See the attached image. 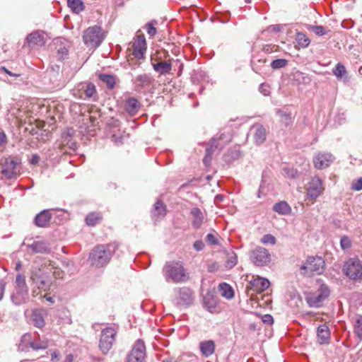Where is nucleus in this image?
Listing matches in <instances>:
<instances>
[{"instance_id": "24", "label": "nucleus", "mask_w": 362, "mask_h": 362, "mask_svg": "<svg viewBox=\"0 0 362 362\" xmlns=\"http://www.w3.org/2000/svg\"><path fill=\"white\" fill-rule=\"evenodd\" d=\"M215 348V343L213 340L204 341L199 344L200 351L205 357H209L214 354Z\"/></svg>"}, {"instance_id": "35", "label": "nucleus", "mask_w": 362, "mask_h": 362, "mask_svg": "<svg viewBox=\"0 0 362 362\" xmlns=\"http://www.w3.org/2000/svg\"><path fill=\"white\" fill-rule=\"evenodd\" d=\"M135 82L138 86L144 87L151 85L152 83L151 77L148 74L139 75L135 78Z\"/></svg>"}, {"instance_id": "52", "label": "nucleus", "mask_w": 362, "mask_h": 362, "mask_svg": "<svg viewBox=\"0 0 362 362\" xmlns=\"http://www.w3.org/2000/svg\"><path fill=\"white\" fill-rule=\"evenodd\" d=\"M153 23H156V21L150 22L146 25L147 33L151 37H153L156 34V29L153 26Z\"/></svg>"}, {"instance_id": "41", "label": "nucleus", "mask_w": 362, "mask_h": 362, "mask_svg": "<svg viewBox=\"0 0 362 362\" xmlns=\"http://www.w3.org/2000/svg\"><path fill=\"white\" fill-rule=\"evenodd\" d=\"M31 320L33 325L37 327L41 328L45 325L44 318L40 313H33Z\"/></svg>"}, {"instance_id": "49", "label": "nucleus", "mask_w": 362, "mask_h": 362, "mask_svg": "<svg viewBox=\"0 0 362 362\" xmlns=\"http://www.w3.org/2000/svg\"><path fill=\"white\" fill-rule=\"evenodd\" d=\"M283 171L284 174L289 178H296L298 175L297 170L293 168H284Z\"/></svg>"}, {"instance_id": "26", "label": "nucleus", "mask_w": 362, "mask_h": 362, "mask_svg": "<svg viewBox=\"0 0 362 362\" xmlns=\"http://www.w3.org/2000/svg\"><path fill=\"white\" fill-rule=\"evenodd\" d=\"M214 139L216 141L214 144V147L222 148L232 141V134L230 131H226L221 133L218 139Z\"/></svg>"}, {"instance_id": "25", "label": "nucleus", "mask_w": 362, "mask_h": 362, "mask_svg": "<svg viewBox=\"0 0 362 362\" xmlns=\"http://www.w3.org/2000/svg\"><path fill=\"white\" fill-rule=\"evenodd\" d=\"M51 219V214L48 210H43L35 218V223L39 227H45Z\"/></svg>"}, {"instance_id": "46", "label": "nucleus", "mask_w": 362, "mask_h": 362, "mask_svg": "<svg viewBox=\"0 0 362 362\" xmlns=\"http://www.w3.org/2000/svg\"><path fill=\"white\" fill-rule=\"evenodd\" d=\"M216 141V139H212L211 140V146L209 148H206V156L203 159V162L206 165H208L211 161V157H210V155L211 153V152L213 151V148L214 147V142Z\"/></svg>"}, {"instance_id": "4", "label": "nucleus", "mask_w": 362, "mask_h": 362, "mask_svg": "<svg viewBox=\"0 0 362 362\" xmlns=\"http://www.w3.org/2000/svg\"><path fill=\"white\" fill-rule=\"evenodd\" d=\"M21 160L14 156L4 157L0 160L1 167V174L6 178L11 179L15 177L20 171Z\"/></svg>"}, {"instance_id": "60", "label": "nucleus", "mask_w": 362, "mask_h": 362, "mask_svg": "<svg viewBox=\"0 0 362 362\" xmlns=\"http://www.w3.org/2000/svg\"><path fill=\"white\" fill-rule=\"evenodd\" d=\"M6 134L4 132H0V146L6 141Z\"/></svg>"}, {"instance_id": "1", "label": "nucleus", "mask_w": 362, "mask_h": 362, "mask_svg": "<svg viewBox=\"0 0 362 362\" xmlns=\"http://www.w3.org/2000/svg\"><path fill=\"white\" fill-rule=\"evenodd\" d=\"M163 274L168 283L180 284L189 279V274L180 261L167 262L163 269Z\"/></svg>"}, {"instance_id": "27", "label": "nucleus", "mask_w": 362, "mask_h": 362, "mask_svg": "<svg viewBox=\"0 0 362 362\" xmlns=\"http://www.w3.org/2000/svg\"><path fill=\"white\" fill-rule=\"evenodd\" d=\"M317 335L320 344L328 342L330 337L329 327L326 325H321L317 327Z\"/></svg>"}, {"instance_id": "8", "label": "nucleus", "mask_w": 362, "mask_h": 362, "mask_svg": "<svg viewBox=\"0 0 362 362\" xmlns=\"http://www.w3.org/2000/svg\"><path fill=\"white\" fill-rule=\"evenodd\" d=\"M325 261L320 257H309L305 262L300 266V271L304 274H320L325 269Z\"/></svg>"}, {"instance_id": "61", "label": "nucleus", "mask_w": 362, "mask_h": 362, "mask_svg": "<svg viewBox=\"0 0 362 362\" xmlns=\"http://www.w3.org/2000/svg\"><path fill=\"white\" fill-rule=\"evenodd\" d=\"M2 69L5 71V72H6L7 74H8V75H10V76H11L18 77V76H20V74H13L12 72H11L10 71H8V69H6V68H4V67H3Z\"/></svg>"}, {"instance_id": "14", "label": "nucleus", "mask_w": 362, "mask_h": 362, "mask_svg": "<svg viewBox=\"0 0 362 362\" xmlns=\"http://www.w3.org/2000/svg\"><path fill=\"white\" fill-rule=\"evenodd\" d=\"M177 293V302L182 305H188L192 303L193 293L192 291L187 288L183 287L176 291Z\"/></svg>"}, {"instance_id": "34", "label": "nucleus", "mask_w": 362, "mask_h": 362, "mask_svg": "<svg viewBox=\"0 0 362 362\" xmlns=\"http://www.w3.org/2000/svg\"><path fill=\"white\" fill-rule=\"evenodd\" d=\"M237 262V255L233 251L230 250L226 252V268L232 269L236 265Z\"/></svg>"}, {"instance_id": "45", "label": "nucleus", "mask_w": 362, "mask_h": 362, "mask_svg": "<svg viewBox=\"0 0 362 362\" xmlns=\"http://www.w3.org/2000/svg\"><path fill=\"white\" fill-rule=\"evenodd\" d=\"M352 245L351 240L347 236H343L340 240V246L343 250H346L351 248Z\"/></svg>"}, {"instance_id": "13", "label": "nucleus", "mask_w": 362, "mask_h": 362, "mask_svg": "<svg viewBox=\"0 0 362 362\" xmlns=\"http://www.w3.org/2000/svg\"><path fill=\"white\" fill-rule=\"evenodd\" d=\"M333 160L334 156L327 152L318 153L313 158L314 165L317 169L327 168Z\"/></svg>"}, {"instance_id": "48", "label": "nucleus", "mask_w": 362, "mask_h": 362, "mask_svg": "<svg viewBox=\"0 0 362 362\" xmlns=\"http://www.w3.org/2000/svg\"><path fill=\"white\" fill-rule=\"evenodd\" d=\"M30 346L34 349H45L48 346V342L47 341H33L30 344Z\"/></svg>"}, {"instance_id": "15", "label": "nucleus", "mask_w": 362, "mask_h": 362, "mask_svg": "<svg viewBox=\"0 0 362 362\" xmlns=\"http://www.w3.org/2000/svg\"><path fill=\"white\" fill-rule=\"evenodd\" d=\"M133 54L137 59H143L146 50V39L144 35H138L132 45Z\"/></svg>"}, {"instance_id": "30", "label": "nucleus", "mask_w": 362, "mask_h": 362, "mask_svg": "<svg viewBox=\"0 0 362 362\" xmlns=\"http://www.w3.org/2000/svg\"><path fill=\"white\" fill-rule=\"evenodd\" d=\"M218 290L221 295L226 299H231L234 296V291L232 287L226 283L220 284L218 286Z\"/></svg>"}, {"instance_id": "50", "label": "nucleus", "mask_w": 362, "mask_h": 362, "mask_svg": "<svg viewBox=\"0 0 362 362\" xmlns=\"http://www.w3.org/2000/svg\"><path fill=\"white\" fill-rule=\"evenodd\" d=\"M310 30L315 33L317 35L322 36L325 35L326 30L325 28L322 25H314L311 26Z\"/></svg>"}, {"instance_id": "6", "label": "nucleus", "mask_w": 362, "mask_h": 362, "mask_svg": "<svg viewBox=\"0 0 362 362\" xmlns=\"http://www.w3.org/2000/svg\"><path fill=\"white\" fill-rule=\"evenodd\" d=\"M105 36L100 27L95 25L83 32V40L85 45L91 48L98 47L104 40Z\"/></svg>"}, {"instance_id": "12", "label": "nucleus", "mask_w": 362, "mask_h": 362, "mask_svg": "<svg viewBox=\"0 0 362 362\" xmlns=\"http://www.w3.org/2000/svg\"><path fill=\"white\" fill-rule=\"evenodd\" d=\"M146 346L141 339H138L126 357V362H145Z\"/></svg>"}, {"instance_id": "63", "label": "nucleus", "mask_w": 362, "mask_h": 362, "mask_svg": "<svg viewBox=\"0 0 362 362\" xmlns=\"http://www.w3.org/2000/svg\"><path fill=\"white\" fill-rule=\"evenodd\" d=\"M73 361V356L71 354H69L66 356L65 361L66 362H72Z\"/></svg>"}, {"instance_id": "23", "label": "nucleus", "mask_w": 362, "mask_h": 362, "mask_svg": "<svg viewBox=\"0 0 362 362\" xmlns=\"http://www.w3.org/2000/svg\"><path fill=\"white\" fill-rule=\"evenodd\" d=\"M27 40L30 47L42 46L45 42L44 35L39 31L30 33Z\"/></svg>"}, {"instance_id": "3", "label": "nucleus", "mask_w": 362, "mask_h": 362, "mask_svg": "<svg viewBox=\"0 0 362 362\" xmlns=\"http://www.w3.org/2000/svg\"><path fill=\"white\" fill-rule=\"evenodd\" d=\"M52 268L49 266H45L42 268H35L32 271L30 279L35 287L44 291L50 289L52 281L50 279V273Z\"/></svg>"}, {"instance_id": "38", "label": "nucleus", "mask_w": 362, "mask_h": 362, "mask_svg": "<svg viewBox=\"0 0 362 362\" xmlns=\"http://www.w3.org/2000/svg\"><path fill=\"white\" fill-rule=\"evenodd\" d=\"M101 219V216L98 213H90L86 218V222L88 226H95Z\"/></svg>"}, {"instance_id": "55", "label": "nucleus", "mask_w": 362, "mask_h": 362, "mask_svg": "<svg viewBox=\"0 0 362 362\" xmlns=\"http://www.w3.org/2000/svg\"><path fill=\"white\" fill-rule=\"evenodd\" d=\"M193 246L197 251H201L202 250H203L204 244L202 240H197L194 243Z\"/></svg>"}, {"instance_id": "28", "label": "nucleus", "mask_w": 362, "mask_h": 362, "mask_svg": "<svg viewBox=\"0 0 362 362\" xmlns=\"http://www.w3.org/2000/svg\"><path fill=\"white\" fill-rule=\"evenodd\" d=\"M81 90H83V95H80L81 98L86 99L93 96L95 93V87L93 84L90 83H85L80 85Z\"/></svg>"}, {"instance_id": "33", "label": "nucleus", "mask_w": 362, "mask_h": 362, "mask_svg": "<svg viewBox=\"0 0 362 362\" xmlns=\"http://www.w3.org/2000/svg\"><path fill=\"white\" fill-rule=\"evenodd\" d=\"M191 214L194 217V221H193L194 226H195L197 228L199 227L202 225L203 219H204L202 212L201 211V210L199 208L196 207V208H193L191 210Z\"/></svg>"}, {"instance_id": "19", "label": "nucleus", "mask_w": 362, "mask_h": 362, "mask_svg": "<svg viewBox=\"0 0 362 362\" xmlns=\"http://www.w3.org/2000/svg\"><path fill=\"white\" fill-rule=\"evenodd\" d=\"M251 131L253 134L255 142L257 144H261L265 141L267 136V131L262 125L256 124L252 126Z\"/></svg>"}, {"instance_id": "20", "label": "nucleus", "mask_w": 362, "mask_h": 362, "mask_svg": "<svg viewBox=\"0 0 362 362\" xmlns=\"http://www.w3.org/2000/svg\"><path fill=\"white\" fill-rule=\"evenodd\" d=\"M351 322L354 329L356 337L362 341V315L356 314L351 317Z\"/></svg>"}, {"instance_id": "16", "label": "nucleus", "mask_w": 362, "mask_h": 362, "mask_svg": "<svg viewBox=\"0 0 362 362\" xmlns=\"http://www.w3.org/2000/svg\"><path fill=\"white\" fill-rule=\"evenodd\" d=\"M251 288L257 292L261 293L267 289L270 286V282L267 279L260 276H252L250 281Z\"/></svg>"}, {"instance_id": "56", "label": "nucleus", "mask_w": 362, "mask_h": 362, "mask_svg": "<svg viewBox=\"0 0 362 362\" xmlns=\"http://www.w3.org/2000/svg\"><path fill=\"white\" fill-rule=\"evenodd\" d=\"M262 321L264 323H266V324H268V325H271L273 323V317L272 315H264L263 317H262Z\"/></svg>"}, {"instance_id": "57", "label": "nucleus", "mask_w": 362, "mask_h": 362, "mask_svg": "<svg viewBox=\"0 0 362 362\" xmlns=\"http://www.w3.org/2000/svg\"><path fill=\"white\" fill-rule=\"evenodd\" d=\"M6 289V283L4 281H0V301L3 299Z\"/></svg>"}, {"instance_id": "39", "label": "nucleus", "mask_w": 362, "mask_h": 362, "mask_svg": "<svg viewBox=\"0 0 362 362\" xmlns=\"http://www.w3.org/2000/svg\"><path fill=\"white\" fill-rule=\"evenodd\" d=\"M277 115L281 117V122L286 126H288L292 123L291 115L290 113L278 110Z\"/></svg>"}, {"instance_id": "47", "label": "nucleus", "mask_w": 362, "mask_h": 362, "mask_svg": "<svg viewBox=\"0 0 362 362\" xmlns=\"http://www.w3.org/2000/svg\"><path fill=\"white\" fill-rule=\"evenodd\" d=\"M261 243L264 245L270 244L272 245H274L276 244V238L271 234H267V235H264L261 238Z\"/></svg>"}, {"instance_id": "29", "label": "nucleus", "mask_w": 362, "mask_h": 362, "mask_svg": "<svg viewBox=\"0 0 362 362\" xmlns=\"http://www.w3.org/2000/svg\"><path fill=\"white\" fill-rule=\"evenodd\" d=\"M154 70L160 75L170 73L172 69L171 63L168 62H161L153 64Z\"/></svg>"}, {"instance_id": "59", "label": "nucleus", "mask_w": 362, "mask_h": 362, "mask_svg": "<svg viewBox=\"0 0 362 362\" xmlns=\"http://www.w3.org/2000/svg\"><path fill=\"white\" fill-rule=\"evenodd\" d=\"M57 52L61 55V57H64L68 54V49L65 47L59 49Z\"/></svg>"}, {"instance_id": "11", "label": "nucleus", "mask_w": 362, "mask_h": 362, "mask_svg": "<svg viewBox=\"0 0 362 362\" xmlns=\"http://www.w3.org/2000/svg\"><path fill=\"white\" fill-rule=\"evenodd\" d=\"M305 190L307 198L315 200L323 194L325 190L322 180L318 176H313L307 184Z\"/></svg>"}, {"instance_id": "2", "label": "nucleus", "mask_w": 362, "mask_h": 362, "mask_svg": "<svg viewBox=\"0 0 362 362\" xmlns=\"http://www.w3.org/2000/svg\"><path fill=\"white\" fill-rule=\"evenodd\" d=\"M115 248V245H99L95 247L88 257L90 265L101 267L107 264L110 260Z\"/></svg>"}, {"instance_id": "9", "label": "nucleus", "mask_w": 362, "mask_h": 362, "mask_svg": "<svg viewBox=\"0 0 362 362\" xmlns=\"http://www.w3.org/2000/svg\"><path fill=\"white\" fill-rule=\"evenodd\" d=\"M250 260L257 267H264L272 261V256L268 250L257 246L249 252Z\"/></svg>"}, {"instance_id": "42", "label": "nucleus", "mask_w": 362, "mask_h": 362, "mask_svg": "<svg viewBox=\"0 0 362 362\" xmlns=\"http://www.w3.org/2000/svg\"><path fill=\"white\" fill-rule=\"evenodd\" d=\"M333 74L337 78H341L346 74L345 66L342 64L338 63L333 69Z\"/></svg>"}, {"instance_id": "22", "label": "nucleus", "mask_w": 362, "mask_h": 362, "mask_svg": "<svg viewBox=\"0 0 362 362\" xmlns=\"http://www.w3.org/2000/svg\"><path fill=\"white\" fill-rule=\"evenodd\" d=\"M204 306L211 313L218 311V300L211 293H207L204 298Z\"/></svg>"}, {"instance_id": "62", "label": "nucleus", "mask_w": 362, "mask_h": 362, "mask_svg": "<svg viewBox=\"0 0 362 362\" xmlns=\"http://www.w3.org/2000/svg\"><path fill=\"white\" fill-rule=\"evenodd\" d=\"M44 297L46 298V300L47 301L50 302L51 303H54V300L53 297L49 296L47 295H45Z\"/></svg>"}, {"instance_id": "40", "label": "nucleus", "mask_w": 362, "mask_h": 362, "mask_svg": "<svg viewBox=\"0 0 362 362\" xmlns=\"http://www.w3.org/2000/svg\"><path fill=\"white\" fill-rule=\"evenodd\" d=\"M153 214L158 216L165 215V207L161 202L158 201L155 203Z\"/></svg>"}, {"instance_id": "32", "label": "nucleus", "mask_w": 362, "mask_h": 362, "mask_svg": "<svg viewBox=\"0 0 362 362\" xmlns=\"http://www.w3.org/2000/svg\"><path fill=\"white\" fill-rule=\"evenodd\" d=\"M69 7L75 13H79L85 8L83 2L81 0H67Z\"/></svg>"}, {"instance_id": "5", "label": "nucleus", "mask_w": 362, "mask_h": 362, "mask_svg": "<svg viewBox=\"0 0 362 362\" xmlns=\"http://www.w3.org/2000/svg\"><path fill=\"white\" fill-rule=\"evenodd\" d=\"M117 329L115 326L107 327L102 329L99 341V349L103 354H107L115 341Z\"/></svg>"}, {"instance_id": "18", "label": "nucleus", "mask_w": 362, "mask_h": 362, "mask_svg": "<svg viewBox=\"0 0 362 362\" xmlns=\"http://www.w3.org/2000/svg\"><path fill=\"white\" fill-rule=\"evenodd\" d=\"M28 288H15L11 294V300L15 305L25 303L28 298Z\"/></svg>"}, {"instance_id": "44", "label": "nucleus", "mask_w": 362, "mask_h": 362, "mask_svg": "<svg viewBox=\"0 0 362 362\" xmlns=\"http://www.w3.org/2000/svg\"><path fill=\"white\" fill-rule=\"evenodd\" d=\"M15 288H28L25 283V277L21 274H17L15 281Z\"/></svg>"}, {"instance_id": "37", "label": "nucleus", "mask_w": 362, "mask_h": 362, "mask_svg": "<svg viewBox=\"0 0 362 362\" xmlns=\"http://www.w3.org/2000/svg\"><path fill=\"white\" fill-rule=\"evenodd\" d=\"M99 78L106 83L108 88L112 89L115 85V79L113 76L109 74H100Z\"/></svg>"}, {"instance_id": "10", "label": "nucleus", "mask_w": 362, "mask_h": 362, "mask_svg": "<svg viewBox=\"0 0 362 362\" xmlns=\"http://www.w3.org/2000/svg\"><path fill=\"white\" fill-rule=\"evenodd\" d=\"M343 272L351 279H361L362 262L357 258H349L343 265Z\"/></svg>"}, {"instance_id": "31", "label": "nucleus", "mask_w": 362, "mask_h": 362, "mask_svg": "<svg viewBox=\"0 0 362 362\" xmlns=\"http://www.w3.org/2000/svg\"><path fill=\"white\" fill-rule=\"evenodd\" d=\"M273 210L279 214L286 215L290 214L291 209L286 202H279L273 206Z\"/></svg>"}, {"instance_id": "43", "label": "nucleus", "mask_w": 362, "mask_h": 362, "mask_svg": "<svg viewBox=\"0 0 362 362\" xmlns=\"http://www.w3.org/2000/svg\"><path fill=\"white\" fill-rule=\"evenodd\" d=\"M288 60L285 59H277L273 60L271 63V67L273 69H279L281 68H284L288 64Z\"/></svg>"}, {"instance_id": "17", "label": "nucleus", "mask_w": 362, "mask_h": 362, "mask_svg": "<svg viewBox=\"0 0 362 362\" xmlns=\"http://www.w3.org/2000/svg\"><path fill=\"white\" fill-rule=\"evenodd\" d=\"M26 246L34 253H49L51 250L50 244L45 240L33 241L31 244H26Z\"/></svg>"}, {"instance_id": "64", "label": "nucleus", "mask_w": 362, "mask_h": 362, "mask_svg": "<svg viewBox=\"0 0 362 362\" xmlns=\"http://www.w3.org/2000/svg\"><path fill=\"white\" fill-rule=\"evenodd\" d=\"M21 268V263L19 262L16 265V270H19Z\"/></svg>"}, {"instance_id": "36", "label": "nucleus", "mask_w": 362, "mask_h": 362, "mask_svg": "<svg viewBox=\"0 0 362 362\" xmlns=\"http://www.w3.org/2000/svg\"><path fill=\"white\" fill-rule=\"evenodd\" d=\"M296 40L298 45L302 48L308 47L310 43V40L306 35L300 32L297 33Z\"/></svg>"}, {"instance_id": "21", "label": "nucleus", "mask_w": 362, "mask_h": 362, "mask_svg": "<svg viewBox=\"0 0 362 362\" xmlns=\"http://www.w3.org/2000/svg\"><path fill=\"white\" fill-rule=\"evenodd\" d=\"M141 107V104L135 98H129L124 103V109L127 112L131 115H135Z\"/></svg>"}, {"instance_id": "51", "label": "nucleus", "mask_w": 362, "mask_h": 362, "mask_svg": "<svg viewBox=\"0 0 362 362\" xmlns=\"http://www.w3.org/2000/svg\"><path fill=\"white\" fill-rule=\"evenodd\" d=\"M351 189L355 191H360L362 189V177L353 180L351 183Z\"/></svg>"}, {"instance_id": "58", "label": "nucleus", "mask_w": 362, "mask_h": 362, "mask_svg": "<svg viewBox=\"0 0 362 362\" xmlns=\"http://www.w3.org/2000/svg\"><path fill=\"white\" fill-rule=\"evenodd\" d=\"M40 160V156L37 154H34V155H33L30 163L33 165H36L39 163Z\"/></svg>"}, {"instance_id": "54", "label": "nucleus", "mask_w": 362, "mask_h": 362, "mask_svg": "<svg viewBox=\"0 0 362 362\" xmlns=\"http://www.w3.org/2000/svg\"><path fill=\"white\" fill-rule=\"evenodd\" d=\"M206 240L211 244V245H217L218 244V241H217V239L216 238V237L211 234V233H209L206 237Z\"/></svg>"}, {"instance_id": "53", "label": "nucleus", "mask_w": 362, "mask_h": 362, "mask_svg": "<svg viewBox=\"0 0 362 362\" xmlns=\"http://www.w3.org/2000/svg\"><path fill=\"white\" fill-rule=\"evenodd\" d=\"M259 90L264 95H268L270 93L269 86L264 83H262L259 86Z\"/></svg>"}, {"instance_id": "7", "label": "nucleus", "mask_w": 362, "mask_h": 362, "mask_svg": "<svg viewBox=\"0 0 362 362\" xmlns=\"http://www.w3.org/2000/svg\"><path fill=\"white\" fill-rule=\"evenodd\" d=\"M329 295L330 289L328 286L321 284L315 291L308 294L306 301L310 307L319 308Z\"/></svg>"}]
</instances>
